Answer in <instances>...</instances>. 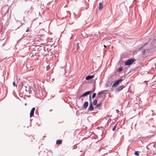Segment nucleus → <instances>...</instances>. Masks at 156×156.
Returning a JSON list of instances; mask_svg holds the SVG:
<instances>
[{
    "mask_svg": "<svg viewBox=\"0 0 156 156\" xmlns=\"http://www.w3.org/2000/svg\"><path fill=\"white\" fill-rule=\"evenodd\" d=\"M46 50H47V49L45 46H40V54L41 53V55L44 56L47 53Z\"/></svg>",
    "mask_w": 156,
    "mask_h": 156,
    "instance_id": "obj_1",
    "label": "nucleus"
},
{
    "mask_svg": "<svg viewBox=\"0 0 156 156\" xmlns=\"http://www.w3.org/2000/svg\"><path fill=\"white\" fill-rule=\"evenodd\" d=\"M135 60L134 58H131L127 60L125 62V65L126 66H129L131 65Z\"/></svg>",
    "mask_w": 156,
    "mask_h": 156,
    "instance_id": "obj_2",
    "label": "nucleus"
},
{
    "mask_svg": "<svg viewBox=\"0 0 156 156\" xmlns=\"http://www.w3.org/2000/svg\"><path fill=\"white\" fill-rule=\"evenodd\" d=\"M47 41L45 38L44 39H41V38L40 37V45H43V46H45L46 45V43Z\"/></svg>",
    "mask_w": 156,
    "mask_h": 156,
    "instance_id": "obj_3",
    "label": "nucleus"
},
{
    "mask_svg": "<svg viewBox=\"0 0 156 156\" xmlns=\"http://www.w3.org/2000/svg\"><path fill=\"white\" fill-rule=\"evenodd\" d=\"M122 80V78L119 79L117 80L113 84L112 87H116L117 86L118 84Z\"/></svg>",
    "mask_w": 156,
    "mask_h": 156,
    "instance_id": "obj_4",
    "label": "nucleus"
},
{
    "mask_svg": "<svg viewBox=\"0 0 156 156\" xmlns=\"http://www.w3.org/2000/svg\"><path fill=\"white\" fill-rule=\"evenodd\" d=\"M88 109L90 111H92L94 110V108L92 102H90L89 105Z\"/></svg>",
    "mask_w": 156,
    "mask_h": 156,
    "instance_id": "obj_5",
    "label": "nucleus"
},
{
    "mask_svg": "<svg viewBox=\"0 0 156 156\" xmlns=\"http://www.w3.org/2000/svg\"><path fill=\"white\" fill-rule=\"evenodd\" d=\"M91 91H88L87 92H86L84 93L83 94H82L80 97L79 98H80L81 97H83L85 96H86L87 95H88L90 94V93H91Z\"/></svg>",
    "mask_w": 156,
    "mask_h": 156,
    "instance_id": "obj_6",
    "label": "nucleus"
},
{
    "mask_svg": "<svg viewBox=\"0 0 156 156\" xmlns=\"http://www.w3.org/2000/svg\"><path fill=\"white\" fill-rule=\"evenodd\" d=\"M79 43H77L76 44H75L73 46V50L74 51H76L79 48Z\"/></svg>",
    "mask_w": 156,
    "mask_h": 156,
    "instance_id": "obj_7",
    "label": "nucleus"
},
{
    "mask_svg": "<svg viewBox=\"0 0 156 156\" xmlns=\"http://www.w3.org/2000/svg\"><path fill=\"white\" fill-rule=\"evenodd\" d=\"M35 108L34 107L31 110L30 113V117H32L34 114V111L35 110Z\"/></svg>",
    "mask_w": 156,
    "mask_h": 156,
    "instance_id": "obj_8",
    "label": "nucleus"
},
{
    "mask_svg": "<svg viewBox=\"0 0 156 156\" xmlns=\"http://www.w3.org/2000/svg\"><path fill=\"white\" fill-rule=\"evenodd\" d=\"M125 87L123 85H121L118 87L116 89V90L118 92H119L120 90H122Z\"/></svg>",
    "mask_w": 156,
    "mask_h": 156,
    "instance_id": "obj_9",
    "label": "nucleus"
},
{
    "mask_svg": "<svg viewBox=\"0 0 156 156\" xmlns=\"http://www.w3.org/2000/svg\"><path fill=\"white\" fill-rule=\"evenodd\" d=\"M88 105V102L87 101H86L84 102L83 105L82 106L81 108L84 107L85 108H86Z\"/></svg>",
    "mask_w": 156,
    "mask_h": 156,
    "instance_id": "obj_10",
    "label": "nucleus"
},
{
    "mask_svg": "<svg viewBox=\"0 0 156 156\" xmlns=\"http://www.w3.org/2000/svg\"><path fill=\"white\" fill-rule=\"evenodd\" d=\"M94 77V75H88L87 76L86 78L85 79L86 80H88L90 79H91L92 78H93Z\"/></svg>",
    "mask_w": 156,
    "mask_h": 156,
    "instance_id": "obj_11",
    "label": "nucleus"
},
{
    "mask_svg": "<svg viewBox=\"0 0 156 156\" xmlns=\"http://www.w3.org/2000/svg\"><path fill=\"white\" fill-rule=\"evenodd\" d=\"M98 101V97L95 98V99L93 101V104L94 105H95L97 104Z\"/></svg>",
    "mask_w": 156,
    "mask_h": 156,
    "instance_id": "obj_12",
    "label": "nucleus"
},
{
    "mask_svg": "<svg viewBox=\"0 0 156 156\" xmlns=\"http://www.w3.org/2000/svg\"><path fill=\"white\" fill-rule=\"evenodd\" d=\"M62 140H57L56 142V144L59 145L62 144Z\"/></svg>",
    "mask_w": 156,
    "mask_h": 156,
    "instance_id": "obj_13",
    "label": "nucleus"
},
{
    "mask_svg": "<svg viewBox=\"0 0 156 156\" xmlns=\"http://www.w3.org/2000/svg\"><path fill=\"white\" fill-rule=\"evenodd\" d=\"M123 67H120L118 68L117 70V71L118 72H120L123 70Z\"/></svg>",
    "mask_w": 156,
    "mask_h": 156,
    "instance_id": "obj_14",
    "label": "nucleus"
},
{
    "mask_svg": "<svg viewBox=\"0 0 156 156\" xmlns=\"http://www.w3.org/2000/svg\"><path fill=\"white\" fill-rule=\"evenodd\" d=\"M103 7V4L102 2H101L99 4V9H101Z\"/></svg>",
    "mask_w": 156,
    "mask_h": 156,
    "instance_id": "obj_15",
    "label": "nucleus"
},
{
    "mask_svg": "<svg viewBox=\"0 0 156 156\" xmlns=\"http://www.w3.org/2000/svg\"><path fill=\"white\" fill-rule=\"evenodd\" d=\"M146 49H143V50L142 51V53H141V54L142 55H144V53H145V52L146 51Z\"/></svg>",
    "mask_w": 156,
    "mask_h": 156,
    "instance_id": "obj_16",
    "label": "nucleus"
},
{
    "mask_svg": "<svg viewBox=\"0 0 156 156\" xmlns=\"http://www.w3.org/2000/svg\"><path fill=\"white\" fill-rule=\"evenodd\" d=\"M95 86L94 85L93 86V88L92 90L91 91V92H94V91L95 90Z\"/></svg>",
    "mask_w": 156,
    "mask_h": 156,
    "instance_id": "obj_17",
    "label": "nucleus"
},
{
    "mask_svg": "<svg viewBox=\"0 0 156 156\" xmlns=\"http://www.w3.org/2000/svg\"><path fill=\"white\" fill-rule=\"evenodd\" d=\"M139 151H136L135 153L134 154L135 155H136L137 156H139Z\"/></svg>",
    "mask_w": 156,
    "mask_h": 156,
    "instance_id": "obj_18",
    "label": "nucleus"
},
{
    "mask_svg": "<svg viewBox=\"0 0 156 156\" xmlns=\"http://www.w3.org/2000/svg\"><path fill=\"white\" fill-rule=\"evenodd\" d=\"M96 95V94L95 93H94L92 96V98H94L95 97Z\"/></svg>",
    "mask_w": 156,
    "mask_h": 156,
    "instance_id": "obj_19",
    "label": "nucleus"
},
{
    "mask_svg": "<svg viewBox=\"0 0 156 156\" xmlns=\"http://www.w3.org/2000/svg\"><path fill=\"white\" fill-rule=\"evenodd\" d=\"M101 105V102L100 103H98L97 105L95 107L96 108V107H99Z\"/></svg>",
    "mask_w": 156,
    "mask_h": 156,
    "instance_id": "obj_20",
    "label": "nucleus"
},
{
    "mask_svg": "<svg viewBox=\"0 0 156 156\" xmlns=\"http://www.w3.org/2000/svg\"><path fill=\"white\" fill-rule=\"evenodd\" d=\"M117 125V123H116V124H115V125L114 127H113V128H112V129L113 131H114L116 129V126Z\"/></svg>",
    "mask_w": 156,
    "mask_h": 156,
    "instance_id": "obj_21",
    "label": "nucleus"
},
{
    "mask_svg": "<svg viewBox=\"0 0 156 156\" xmlns=\"http://www.w3.org/2000/svg\"><path fill=\"white\" fill-rule=\"evenodd\" d=\"M46 69H47V70L48 71V70L49 69H50V66L49 65H48L46 67Z\"/></svg>",
    "mask_w": 156,
    "mask_h": 156,
    "instance_id": "obj_22",
    "label": "nucleus"
},
{
    "mask_svg": "<svg viewBox=\"0 0 156 156\" xmlns=\"http://www.w3.org/2000/svg\"><path fill=\"white\" fill-rule=\"evenodd\" d=\"M103 91H101L99 92L98 94V96H99L100 94H102L103 92Z\"/></svg>",
    "mask_w": 156,
    "mask_h": 156,
    "instance_id": "obj_23",
    "label": "nucleus"
},
{
    "mask_svg": "<svg viewBox=\"0 0 156 156\" xmlns=\"http://www.w3.org/2000/svg\"><path fill=\"white\" fill-rule=\"evenodd\" d=\"M89 100L90 102H92V99L91 98V95H90L89 96Z\"/></svg>",
    "mask_w": 156,
    "mask_h": 156,
    "instance_id": "obj_24",
    "label": "nucleus"
},
{
    "mask_svg": "<svg viewBox=\"0 0 156 156\" xmlns=\"http://www.w3.org/2000/svg\"><path fill=\"white\" fill-rule=\"evenodd\" d=\"M12 84H13V85L14 87H16L17 86L16 85V83L15 82H13Z\"/></svg>",
    "mask_w": 156,
    "mask_h": 156,
    "instance_id": "obj_25",
    "label": "nucleus"
},
{
    "mask_svg": "<svg viewBox=\"0 0 156 156\" xmlns=\"http://www.w3.org/2000/svg\"><path fill=\"white\" fill-rule=\"evenodd\" d=\"M30 28L29 27H28L26 30V32H28V31H30V30H29V29H30Z\"/></svg>",
    "mask_w": 156,
    "mask_h": 156,
    "instance_id": "obj_26",
    "label": "nucleus"
},
{
    "mask_svg": "<svg viewBox=\"0 0 156 156\" xmlns=\"http://www.w3.org/2000/svg\"><path fill=\"white\" fill-rule=\"evenodd\" d=\"M147 44V43H145V44H144V46H145Z\"/></svg>",
    "mask_w": 156,
    "mask_h": 156,
    "instance_id": "obj_27",
    "label": "nucleus"
},
{
    "mask_svg": "<svg viewBox=\"0 0 156 156\" xmlns=\"http://www.w3.org/2000/svg\"><path fill=\"white\" fill-rule=\"evenodd\" d=\"M146 148L147 149V150H148V147H146Z\"/></svg>",
    "mask_w": 156,
    "mask_h": 156,
    "instance_id": "obj_28",
    "label": "nucleus"
},
{
    "mask_svg": "<svg viewBox=\"0 0 156 156\" xmlns=\"http://www.w3.org/2000/svg\"><path fill=\"white\" fill-rule=\"evenodd\" d=\"M56 56H57V57H58V55H57H57H55V57H56Z\"/></svg>",
    "mask_w": 156,
    "mask_h": 156,
    "instance_id": "obj_29",
    "label": "nucleus"
},
{
    "mask_svg": "<svg viewBox=\"0 0 156 156\" xmlns=\"http://www.w3.org/2000/svg\"><path fill=\"white\" fill-rule=\"evenodd\" d=\"M154 145H155L154 144V145H153V146L154 147Z\"/></svg>",
    "mask_w": 156,
    "mask_h": 156,
    "instance_id": "obj_30",
    "label": "nucleus"
},
{
    "mask_svg": "<svg viewBox=\"0 0 156 156\" xmlns=\"http://www.w3.org/2000/svg\"><path fill=\"white\" fill-rule=\"evenodd\" d=\"M104 47H106V46H105V45H104Z\"/></svg>",
    "mask_w": 156,
    "mask_h": 156,
    "instance_id": "obj_31",
    "label": "nucleus"
},
{
    "mask_svg": "<svg viewBox=\"0 0 156 156\" xmlns=\"http://www.w3.org/2000/svg\"><path fill=\"white\" fill-rule=\"evenodd\" d=\"M42 94H43V92H42ZM42 95H44L43 94H42Z\"/></svg>",
    "mask_w": 156,
    "mask_h": 156,
    "instance_id": "obj_32",
    "label": "nucleus"
},
{
    "mask_svg": "<svg viewBox=\"0 0 156 156\" xmlns=\"http://www.w3.org/2000/svg\"><path fill=\"white\" fill-rule=\"evenodd\" d=\"M72 37H70V39H71Z\"/></svg>",
    "mask_w": 156,
    "mask_h": 156,
    "instance_id": "obj_33",
    "label": "nucleus"
}]
</instances>
